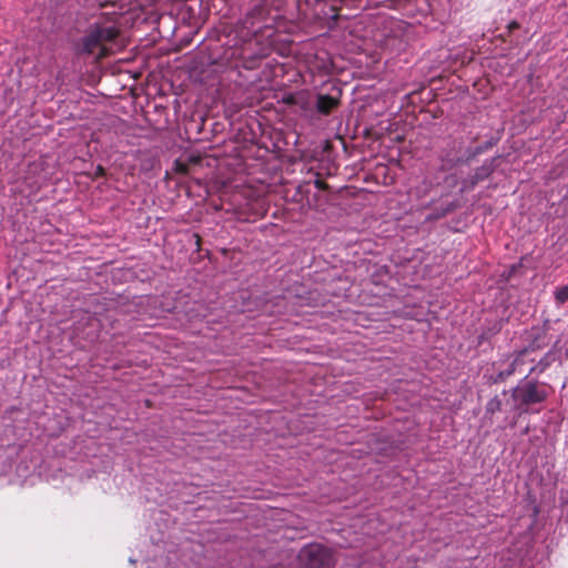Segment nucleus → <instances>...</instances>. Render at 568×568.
I'll return each mask as SVG.
<instances>
[{
  "label": "nucleus",
  "instance_id": "f257e3e1",
  "mask_svg": "<svg viewBox=\"0 0 568 568\" xmlns=\"http://www.w3.org/2000/svg\"><path fill=\"white\" fill-rule=\"evenodd\" d=\"M116 37L118 30L114 27H93L82 38L80 51L102 59L112 52L111 45Z\"/></svg>",
  "mask_w": 568,
  "mask_h": 568
},
{
  "label": "nucleus",
  "instance_id": "f03ea898",
  "mask_svg": "<svg viewBox=\"0 0 568 568\" xmlns=\"http://www.w3.org/2000/svg\"><path fill=\"white\" fill-rule=\"evenodd\" d=\"M511 397L515 409L521 414L527 412V406L544 402L548 397V392L546 387L530 381L513 388Z\"/></svg>",
  "mask_w": 568,
  "mask_h": 568
},
{
  "label": "nucleus",
  "instance_id": "7ed1b4c3",
  "mask_svg": "<svg viewBox=\"0 0 568 568\" xmlns=\"http://www.w3.org/2000/svg\"><path fill=\"white\" fill-rule=\"evenodd\" d=\"M225 55L234 61L235 68L247 69L248 62V30L244 27L234 29L227 34Z\"/></svg>",
  "mask_w": 568,
  "mask_h": 568
},
{
  "label": "nucleus",
  "instance_id": "20e7f679",
  "mask_svg": "<svg viewBox=\"0 0 568 568\" xmlns=\"http://www.w3.org/2000/svg\"><path fill=\"white\" fill-rule=\"evenodd\" d=\"M298 557L307 568H332L335 565L332 549L320 544L303 547Z\"/></svg>",
  "mask_w": 568,
  "mask_h": 568
},
{
  "label": "nucleus",
  "instance_id": "39448f33",
  "mask_svg": "<svg viewBox=\"0 0 568 568\" xmlns=\"http://www.w3.org/2000/svg\"><path fill=\"white\" fill-rule=\"evenodd\" d=\"M495 160H489L484 162L481 166L476 169L473 175H470L467 180L463 182L464 190H469L475 187L479 182L486 180L494 171Z\"/></svg>",
  "mask_w": 568,
  "mask_h": 568
},
{
  "label": "nucleus",
  "instance_id": "423d86ee",
  "mask_svg": "<svg viewBox=\"0 0 568 568\" xmlns=\"http://www.w3.org/2000/svg\"><path fill=\"white\" fill-rule=\"evenodd\" d=\"M555 362V354L552 352L546 353L535 365H531L528 372L525 375L527 378L532 374H541L544 373L552 363Z\"/></svg>",
  "mask_w": 568,
  "mask_h": 568
},
{
  "label": "nucleus",
  "instance_id": "0eeeda50",
  "mask_svg": "<svg viewBox=\"0 0 568 568\" xmlns=\"http://www.w3.org/2000/svg\"><path fill=\"white\" fill-rule=\"evenodd\" d=\"M337 103L338 101L335 98L321 94L317 97L316 108L318 112L328 114L337 105Z\"/></svg>",
  "mask_w": 568,
  "mask_h": 568
},
{
  "label": "nucleus",
  "instance_id": "6e6552de",
  "mask_svg": "<svg viewBox=\"0 0 568 568\" xmlns=\"http://www.w3.org/2000/svg\"><path fill=\"white\" fill-rule=\"evenodd\" d=\"M545 346V344H537L535 345V343H532L529 347L520 351L517 356L514 358V361H519V368H518V372L519 373H523L524 372V366L527 364V363H532L534 359L532 358H528L529 354L531 351H535L536 348H540Z\"/></svg>",
  "mask_w": 568,
  "mask_h": 568
},
{
  "label": "nucleus",
  "instance_id": "1a4fd4ad",
  "mask_svg": "<svg viewBox=\"0 0 568 568\" xmlns=\"http://www.w3.org/2000/svg\"><path fill=\"white\" fill-rule=\"evenodd\" d=\"M518 368H519V361H513L508 368L505 369V371H500L497 375V377L495 378V382H503L505 381L506 378H508L509 376H511L514 373L518 372Z\"/></svg>",
  "mask_w": 568,
  "mask_h": 568
},
{
  "label": "nucleus",
  "instance_id": "9d476101",
  "mask_svg": "<svg viewBox=\"0 0 568 568\" xmlns=\"http://www.w3.org/2000/svg\"><path fill=\"white\" fill-rule=\"evenodd\" d=\"M555 300L560 304L568 301V284L555 291Z\"/></svg>",
  "mask_w": 568,
  "mask_h": 568
},
{
  "label": "nucleus",
  "instance_id": "9b49d317",
  "mask_svg": "<svg viewBox=\"0 0 568 568\" xmlns=\"http://www.w3.org/2000/svg\"><path fill=\"white\" fill-rule=\"evenodd\" d=\"M501 408V402L497 397L491 398L486 406V412L494 414L496 412H499Z\"/></svg>",
  "mask_w": 568,
  "mask_h": 568
},
{
  "label": "nucleus",
  "instance_id": "f8f14e48",
  "mask_svg": "<svg viewBox=\"0 0 568 568\" xmlns=\"http://www.w3.org/2000/svg\"><path fill=\"white\" fill-rule=\"evenodd\" d=\"M158 0H138L139 2V6L143 7V6H150V4H153L154 2H156Z\"/></svg>",
  "mask_w": 568,
  "mask_h": 568
},
{
  "label": "nucleus",
  "instance_id": "ddd939ff",
  "mask_svg": "<svg viewBox=\"0 0 568 568\" xmlns=\"http://www.w3.org/2000/svg\"><path fill=\"white\" fill-rule=\"evenodd\" d=\"M315 186L317 189H324L326 186V184L323 181H321V180H316L315 181Z\"/></svg>",
  "mask_w": 568,
  "mask_h": 568
},
{
  "label": "nucleus",
  "instance_id": "4468645a",
  "mask_svg": "<svg viewBox=\"0 0 568 568\" xmlns=\"http://www.w3.org/2000/svg\"><path fill=\"white\" fill-rule=\"evenodd\" d=\"M9 443H4L2 439H0V447L8 446Z\"/></svg>",
  "mask_w": 568,
  "mask_h": 568
}]
</instances>
